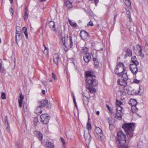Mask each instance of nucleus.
<instances>
[{
	"label": "nucleus",
	"mask_w": 148,
	"mask_h": 148,
	"mask_svg": "<svg viewBox=\"0 0 148 148\" xmlns=\"http://www.w3.org/2000/svg\"><path fill=\"white\" fill-rule=\"evenodd\" d=\"M122 127L125 134L122 131H118L116 143L119 148H128L126 143L129 142V140L133 137L135 124L134 123H125L123 124Z\"/></svg>",
	"instance_id": "f257e3e1"
},
{
	"label": "nucleus",
	"mask_w": 148,
	"mask_h": 148,
	"mask_svg": "<svg viewBox=\"0 0 148 148\" xmlns=\"http://www.w3.org/2000/svg\"><path fill=\"white\" fill-rule=\"evenodd\" d=\"M85 75L86 77V86H95L98 84V82L95 79V77L92 74L90 71L86 72Z\"/></svg>",
	"instance_id": "f03ea898"
},
{
	"label": "nucleus",
	"mask_w": 148,
	"mask_h": 148,
	"mask_svg": "<svg viewBox=\"0 0 148 148\" xmlns=\"http://www.w3.org/2000/svg\"><path fill=\"white\" fill-rule=\"evenodd\" d=\"M125 69L123 63L119 62L117 64L115 70V73L119 76H121L122 73L125 72Z\"/></svg>",
	"instance_id": "7ed1b4c3"
},
{
	"label": "nucleus",
	"mask_w": 148,
	"mask_h": 148,
	"mask_svg": "<svg viewBox=\"0 0 148 148\" xmlns=\"http://www.w3.org/2000/svg\"><path fill=\"white\" fill-rule=\"evenodd\" d=\"M131 89V88L130 86L122 87L119 90L120 95L121 96H123L126 94H128Z\"/></svg>",
	"instance_id": "20e7f679"
},
{
	"label": "nucleus",
	"mask_w": 148,
	"mask_h": 148,
	"mask_svg": "<svg viewBox=\"0 0 148 148\" xmlns=\"http://www.w3.org/2000/svg\"><path fill=\"white\" fill-rule=\"evenodd\" d=\"M137 103L136 101L134 99H131L129 101V104L131 106V110L133 113H136L138 110L136 107Z\"/></svg>",
	"instance_id": "39448f33"
},
{
	"label": "nucleus",
	"mask_w": 148,
	"mask_h": 148,
	"mask_svg": "<svg viewBox=\"0 0 148 148\" xmlns=\"http://www.w3.org/2000/svg\"><path fill=\"white\" fill-rule=\"evenodd\" d=\"M40 117L41 119V121L43 124L47 125L48 123L49 120V116H47L46 114H45L41 115Z\"/></svg>",
	"instance_id": "423d86ee"
},
{
	"label": "nucleus",
	"mask_w": 148,
	"mask_h": 148,
	"mask_svg": "<svg viewBox=\"0 0 148 148\" xmlns=\"http://www.w3.org/2000/svg\"><path fill=\"white\" fill-rule=\"evenodd\" d=\"M80 36L84 40H87L89 37V34L85 31L82 30L80 33Z\"/></svg>",
	"instance_id": "0eeeda50"
},
{
	"label": "nucleus",
	"mask_w": 148,
	"mask_h": 148,
	"mask_svg": "<svg viewBox=\"0 0 148 148\" xmlns=\"http://www.w3.org/2000/svg\"><path fill=\"white\" fill-rule=\"evenodd\" d=\"M96 132L98 139L100 140H101L103 136L102 130L98 127H96Z\"/></svg>",
	"instance_id": "6e6552de"
},
{
	"label": "nucleus",
	"mask_w": 148,
	"mask_h": 148,
	"mask_svg": "<svg viewBox=\"0 0 148 148\" xmlns=\"http://www.w3.org/2000/svg\"><path fill=\"white\" fill-rule=\"evenodd\" d=\"M138 65L134 64H132L130 65V69L132 72L134 74H136L137 72L138 69L137 66Z\"/></svg>",
	"instance_id": "1a4fd4ad"
},
{
	"label": "nucleus",
	"mask_w": 148,
	"mask_h": 148,
	"mask_svg": "<svg viewBox=\"0 0 148 148\" xmlns=\"http://www.w3.org/2000/svg\"><path fill=\"white\" fill-rule=\"evenodd\" d=\"M91 58V55L89 53H86L84 55V60L86 63L88 62Z\"/></svg>",
	"instance_id": "9d476101"
},
{
	"label": "nucleus",
	"mask_w": 148,
	"mask_h": 148,
	"mask_svg": "<svg viewBox=\"0 0 148 148\" xmlns=\"http://www.w3.org/2000/svg\"><path fill=\"white\" fill-rule=\"evenodd\" d=\"M48 103V101L47 100H42L38 102V105L40 106L41 108L45 107Z\"/></svg>",
	"instance_id": "9b49d317"
},
{
	"label": "nucleus",
	"mask_w": 148,
	"mask_h": 148,
	"mask_svg": "<svg viewBox=\"0 0 148 148\" xmlns=\"http://www.w3.org/2000/svg\"><path fill=\"white\" fill-rule=\"evenodd\" d=\"M126 81L123 79H118L117 81L119 84L122 86V87H124L127 86Z\"/></svg>",
	"instance_id": "f8f14e48"
},
{
	"label": "nucleus",
	"mask_w": 148,
	"mask_h": 148,
	"mask_svg": "<svg viewBox=\"0 0 148 148\" xmlns=\"http://www.w3.org/2000/svg\"><path fill=\"white\" fill-rule=\"evenodd\" d=\"M53 62L56 64H58L59 60V56L57 54H54L53 55Z\"/></svg>",
	"instance_id": "ddd939ff"
},
{
	"label": "nucleus",
	"mask_w": 148,
	"mask_h": 148,
	"mask_svg": "<svg viewBox=\"0 0 148 148\" xmlns=\"http://www.w3.org/2000/svg\"><path fill=\"white\" fill-rule=\"evenodd\" d=\"M45 146V147L49 148H54L55 147L53 143L49 142H46Z\"/></svg>",
	"instance_id": "4468645a"
},
{
	"label": "nucleus",
	"mask_w": 148,
	"mask_h": 148,
	"mask_svg": "<svg viewBox=\"0 0 148 148\" xmlns=\"http://www.w3.org/2000/svg\"><path fill=\"white\" fill-rule=\"evenodd\" d=\"M95 86H86V88L88 89L89 92L91 93H95L96 91L94 87Z\"/></svg>",
	"instance_id": "2eb2a0df"
},
{
	"label": "nucleus",
	"mask_w": 148,
	"mask_h": 148,
	"mask_svg": "<svg viewBox=\"0 0 148 148\" xmlns=\"http://www.w3.org/2000/svg\"><path fill=\"white\" fill-rule=\"evenodd\" d=\"M35 133L39 140H41L42 139V135L41 132L39 131H36Z\"/></svg>",
	"instance_id": "dca6fc26"
},
{
	"label": "nucleus",
	"mask_w": 148,
	"mask_h": 148,
	"mask_svg": "<svg viewBox=\"0 0 148 148\" xmlns=\"http://www.w3.org/2000/svg\"><path fill=\"white\" fill-rule=\"evenodd\" d=\"M49 26L50 28L53 31L56 30L54 23L53 21H50L49 23Z\"/></svg>",
	"instance_id": "f3484780"
},
{
	"label": "nucleus",
	"mask_w": 148,
	"mask_h": 148,
	"mask_svg": "<svg viewBox=\"0 0 148 148\" xmlns=\"http://www.w3.org/2000/svg\"><path fill=\"white\" fill-rule=\"evenodd\" d=\"M24 99V96L23 95H22L21 94L20 95L19 97V99H18V103L19 104V106L21 108L22 106V103L23 102V100Z\"/></svg>",
	"instance_id": "a211bd4d"
},
{
	"label": "nucleus",
	"mask_w": 148,
	"mask_h": 148,
	"mask_svg": "<svg viewBox=\"0 0 148 148\" xmlns=\"http://www.w3.org/2000/svg\"><path fill=\"white\" fill-rule=\"evenodd\" d=\"M84 137L85 139L86 140L88 139V140L89 142L91 141V135L90 134L89 132H88V133L86 134L84 133Z\"/></svg>",
	"instance_id": "6ab92c4d"
},
{
	"label": "nucleus",
	"mask_w": 148,
	"mask_h": 148,
	"mask_svg": "<svg viewBox=\"0 0 148 148\" xmlns=\"http://www.w3.org/2000/svg\"><path fill=\"white\" fill-rule=\"evenodd\" d=\"M132 51L129 48H127L126 51V54L125 56L126 57L127 56H132Z\"/></svg>",
	"instance_id": "aec40b11"
},
{
	"label": "nucleus",
	"mask_w": 148,
	"mask_h": 148,
	"mask_svg": "<svg viewBox=\"0 0 148 148\" xmlns=\"http://www.w3.org/2000/svg\"><path fill=\"white\" fill-rule=\"evenodd\" d=\"M121 76H122V79L124 80L127 81L128 79L127 73L125 72H125L122 73Z\"/></svg>",
	"instance_id": "412c9836"
},
{
	"label": "nucleus",
	"mask_w": 148,
	"mask_h": 148,
	"mask_svg": "<svg viewBox=\"0 0 148 148\" xmlns=\"http://www.w3.org/2000/svg\"><path fill=\"white\" fill-rule=\"evenodd\" d=\"M41 108L40 106L38 105L35 111V112L37 114H40L42 112V110L41 109Z\"/></svg>",
	"instance_id": "4be33fe9"
},
{
	"label": "nucleus",
	"mask_w": 148,
	"mask_h": 148,
	"mask_svg": "<svg viewBox=\"0 0 148 148\" xmlns=\"http://www.w3.org/2000/svg\"><path fill=\"white\" fill-rule=\"evenodd\" d=\"M122 112H116V114L115 117L118 119L119 120H121L122 119V115L121 114Z\"/></svg>",
	"instance_id": "5701e85b"
},
{
	"label": "nucleus",
	"mask_w": 148,
	"mask_h": 148,
	"mask_svg": "<svg viewBox=\"0 0 148 148\" xmlns=\"http://www.w3.org/2000/svg\"><path fill=\"white\" fill-rule=\"evenodd\" d=\"M94 64L96 68H98L99 66V62L96 58H93Z\"/></svg>",
	"instance_id": "b1692460"
},
{
	"label": "nucleus",
	"mask_w": 148,
	"mask_h": 148,
	"mask_svg": "<svg viewBox=\"0 0 148 148\" xmlns=\"http://www.w3.org/2000/svg\"><path fill=\"white\" fill-rule=\"evenodd\" d=\"M75 38V37L74 36H69V38L70 42V47L71 48L73 46V40Z\"/></svg>",
	"instance_id": "393cba45"
},
{
	"label": "nucleus",
	"mask_w": 148,
	"mask_h": 148,
	"mask_svg": "<svg viewBox=\"0 0 148 148\" xmlns=\"http://www.w3.org/2000/svg\"><path fill=\"white\" fill-rule=\"evenodd\" d=\"M60 39V43L61 44H63L65 47L66 46L65 45V38L64 37H62L59 38Z\"/></svg>",
	"instance_id": "a878e982"
},
{
	"label": "nucleus",
	"mask_w": 148,
	"mask_h": 148,
	"mask_svg": "<svg viewBox=\"0 0 148 148\" xmlns=\"http://www.w3.org/2000/svg\"><path fill=\"white\" fill-rule=\"evenodd\" d=\"M136 58L135 56H134L132 58L131 61L132 64H138V62L136 60Z\"/></svg>",
	"instance_id": "bb28decb"
},
{
	"label": "nucleus",
	"mask_w": 148,
	"mask_h": 148,
	"mask_svg": "<svg viewBox=\"0 0 148 148\" xmlns=\"http://www.w3.org/2000/svg\"><path fill=\"white\" fill-rule=\"evenodd\" d=\"M138 50H139V51L138 52V55L139 56H140L142 57H144V54L142 53V49L141 47V46L138 45Z\"/></svg>",
	"instance_id": "cd10ccee"
},
{
	"label": "nucleus",
	"mask_w": 148,
	"mask_h": 148,
	"mask_svg": "<svg viewBox=\"0 0 148 148\" xmlns=\"http://www.w3.org/2000/svg\"><path fill=\"white\" fill-rule=\"evenodd\" d=\"M21 38V35H20V33L18 34H16L15 39L17 43L18 41L20 40Z\"/></svg>",
	"instance_id": "c85d7f7f"
},
{
	"label": "nucleus",
	"mask_w": 148,
	"mask_h": 148,
	"mask_svg": "<svg viewBox=\"0 0 148 148\" xmlns=\"http://www.w3.org/2000/svg\"><path fill=\"white\" fill-rule=\"evenodd\" d=\"M88 51V48L86 47H83L81 49V51L82 53H88L87 52Z\"/></svg>",
	"instance_id": "c756f323"
},
{
	"label": "nucleus",
	"mask_w": 148,
	"mask_h": 148,
	"mask_svg": "<svg viewBox=\"0 0 148 148\" xmlns=\"http://www.w3.org/2000/svg\"><path fill=\"white\" fill-rule=\"evenodd\" d=\"M83 99L84 103H86L88 104L89 102L88 98L84 96H83Z\"/></svg>",
	"instance_id": "7c9ffc66"
},
{
	"label": "nucleus",
	"mask_w": 148,
	"mask_h": 148,
	"mask_svg": "<svg viewBox=\"0 0 148 148\" xmlns=\"http://www.w3.org/2000/svg\"><path fill=\"white\" fill-rule=\"evenodd\" d=\"M23 32L25 35V36L27 38H28V34L27 32V29L25 27H24L22 29Z\"/></svg>",
	"instance_id": "2f4dec72"
},
{
	"label": "nucleus",
	"mask_w": 148,
	"mask_h": 148,
	"mask_svg": "<svg viewBox=\"0 0 148 148\" xmlns=\"http://www.w3.org/2000/svg\"><path fill=\"white\" fill-rule=\"evenodd\" d=\"M69 23L71 26L74 27L77 26V25L75 22L72 21L71 20H69Z\"/></svg>",
	"instance_id": "473e14b6"
},
{
	"label": "nucleus",
	"mask_w": 148,
	"mask_h": 148,
	"mask_svg": "<svg viewBox=\"0 0 148 148\" xmlns=\"http://www.w3.org/2000/svg\"><path fill=\"white\" fill-rule=\"evenodd\" d=\"M116 112H122V108L121 106H116Z\"/></svg>",
	"instance_id": "72a5a7b5"
},
{
	"label": "nucleus",
	"mask_w": 148,
	"mask_h": 148,
	"mask_svg": "<svg viewBox=\"0 0 148 148\" xmlns=\"http://www.w3.org/2000/svg\"><path fill=\"white\" fill-rule=\"evenodd\" d=\"M86 127L87 130L89 131L91 130V124L88 121Z\"/></svg>",
	"instance_id": "f704fd0d"
},
{
	"label": "nucleus",
	"mask_w": 148,
	"mask_h": 148,
	"mask_svg": "<svg viewBox=\"0 0 148 148\" xmlns=\"http://www.w3.org/2000/svg\"><path fill=\"white\" fill-rule=\"evenodd\" d=\"M145 51L147 56H148V44L146 43L145 46Z\"/></svg>",
	"instance_id": "c9c22d12"
},
{
	"label": "nucleus",
	"mask_w": 148,
	"mask_h": 148,
	"mask_svg": "<svg viewBox=\"0 0 148 148\" xmlns=\"http://www.w3.org/2000/svg\"><path fill=\"white\" fill-rule=\"evenodd\" d=\"M5 125L7 128H8V118L6 116L5 117Z\"/></svg>",
	"instance_id": "e433bc0d"
},
{
	"label": "nucleus",
	"mask_w": 148,
	"mask_h": 148,
	"mask_svg": "<svg viewBox=\"0 0 148 148\" xmlns=\"http://www.w3.org/2000/svg\"><path fill=\"white\" fill-rule=\"evenodd\" d=\"M21 31V28L19 27H16V34L20 33Z\"/></svg>",
	"instance_id": "4c0bfd02"
},
{
	"label": "nucleus",
	"mask_w": 148,
	"mask_h": 148,
	"mask_svg": "<svg viewBox=\"0 0 148 148\" xmlns=\"http://www.w3.org/2000/svg\"><path fill=\"white\" fill-rule=\"evenodd\" d=\"M124 3L126 5L128 6H130L131 5V2L129 0H125Z\"/></svg>",
	"instance_id": "58836bf2"
},
{
	"label": "nucleus",
	"mask_w": 148,
	"mask_h": 148,
	"mask_svg": "<svg viewBox=\"0 0 148 148\" xmlns=\"http://www.w3.org/2000/svg\"><path fill=\"white\" fill-rule=\"evenodd\" d=\"M126 14L127 15V17L129 19V20L130 21H131L132 20V19L131 17V16L130 15V12L129 11H127L126 12Z\"/></svg>",
	"instance_id": "ea45409f"
},
{
	"label": "nucleus",
	"mask_w": 148,
	"mask_h": 148,
	"mask_svg": "<svg viewBox=\"0 0 148 148\" xmlns=\"http://www.w3.org/2000/svg\"><path fill=\"white\" fill-rule=\"evenodd\" d=\"M44 47L45 48V49L43 51V53L46 55H47L48 53V51L47 50V48L44 45Z\"/></svg>",
	"instance_id": "a19ab883"
},
{
	"label": "nucleus",
	"mask_w": 148,
	"mask_h": 148,
	"mask_svg": "<svg viewBox=\"0 0 148 148\" xmlns=\"http://www.w3.org/2000/svg\"><path fill=\"white\" fill-rule=\"evenodd\" d=\"M62 31L61 30H59L58 35V36L59 38L63 37V36L62 35Z\"/></svg>",
	"instance_id": "79ce46f5"
},
{
	"label": "nucleus",
	"mask_w": 148,
	"mask_h": 148,
	"mask_svg": "<svg viewBox=\"0 0 148 148\" xmlns=\"http://www.w3.org/2000/svg\"><path fill=\"white\" fill-rule=\"evenodd\" d=\"M28 14L27 12V10H26L25 13V14L23 16L24 19H27L28 18Z\"/></svg>",
	"instance_id": "37998d69"
},
{
	"label": "nucleus",
	"mask_w": 148,
	"mask_h": 148,
	"mask_svg": "<svg viewBox=\"0 0 148 148\" xmlns=\"http://www.w3.org/2000/svg\"><path fill=\"white\" fill-rule=\"evenodd\" d=\"M122 104V102L118 100H116V106H120Z\"/></svg>",
	"instance_id": "c03bdc74"
},
{
	"label": "nucleus",
	"mask_w": 148,
	"mask_h": 148,
	"mask_svg": "<svg viewBox=\"0 0 148 148\" xmlns=\"http://www.w3.org/2000/svg\"><path fill=\"white\" fill-rule=\"evenodd\" d=\"M1 98L3 99H5L6 98L5 95V93L2 92L1 95Z\"/></svg>",
	"instance_id": "a18cd8bd"
},
{
	"label": "nucleus",
	"mask_w": 148,
	"mask_h": 148,
	"mask_svg": "<svg viewBox=\"0 0 148 148\" xmlns=\"http://www.w3.org/2000/svg\"><path fill=\"white\" fill-rule=\"evenodd\" d=\"M60 139H61V140L63 146V147H64V145H66L65 141L64 139L63 138L61 137L60 138Z\"/></svg>",
	"instance_id": "49530a36"
},
{
	"label": "nucleus",
	"mask_w": 148,
	"mask_h": 148,
	"mask_svg": "<svg viewBox=\"0 0 148 148\" xmlns=\"http://www.w3.org/2000/svg\"><path fill=\"white\" fill-rule=\"evenodd\" d=\"M87 26H93V24L92 22L91 21H90L87 24Z\"/></svg>",
	"instance_id": "de8ad7c7"
},
{
	"label": "nucleus",
	"mask_w": 148,
	"mask_h": 148,
	"mask_svg": "<svg viewBox=\"0 0 148 148\" xmlns=\"http://www.w3.org/2000/svg\"><path fill=\"white\" fill-rule=\"evenodd\" d=\"M133 82L135 83L138 84L140 82V81L136 79H134L133 80Z\"/></svg>",
	"instance_id": "09e8293b"
},
{
	"label": "nucleus",
	"mask_w": 148,
	"mask_h": 148,
	"mask_svg": "<svg viewBox=\"0 0 148 148\" xmlns=\"http://www.w3.org/2000/svg\"><path fill=\"white\" fill-rule=\"evenodd\" d=\"M0 70H1V71L2 72H3L4 73H5V71L4 70V69H3V68L1 67V68H0Z\"/></svg>",
	"instance_id": "8fccbe9b"
},
{
	"label": "nucleus",
	"mask_w": 148,
	"mask_h": 148,
	"mask_svg": "<svg viewBox=\"0 0 148 148\" xmlns=\"http://www.w3.org/2000/svg\"><path fill=\"white\" fill-rule=\"evenodd\" d=\"M52 77L54 80L56 79V75L53 73H52Z\"/></svg>",
	"instance_id": "3c124183"
},
{
	"label": "nucleus",
	"mask_w": 148,
	"mask_h": 148,
	"mask_svg": "<svg viewBox=\"0 0 148 148\" xmlns=\"http://www.w3.org/2000/svg\"><path fill=\"white\" fill-rule=\"evenodd\" d=\"M10 13H12V15L14 11L12 7H11L10 9Z\"/></svg>",
	"instance_id": "603ef678"
},
{
	"label": "nucleus",
	"mask_w": 148,
	"mask_h": 148,
	"mask_svg": "<svg viewBox=\"0 0 148 148\" xmlns=\"http://www.w3.org/2000/svg\"><path fill=\"white\" fill-rule=\"evenodd\" d=\"M106 107L109 110H110V106L108 105H106Z\"/></svg>",
	"instance_id": "864d4df0"
},
{
	"label": "nucleus",
	"mask_w": 148,
	"mask_h": 148,
	"mask_svg": "<svg viewBox=\"0 0 148 148\" xmlns=\"http://www.w3.org/2000/svg\"><path fill=\"white\" fill-rule=\"evenodd\" d=\"M73 102H74V103L75 104V105H76V101H75V97H74V98H73Z\"/></svg>",
	"instance_id": "5fc2aeb1"
},
{
	"label": "nucleus",
	"mask_w": 148,
	"mask_h": 148,
	"mask_svg": "<svg viewBox=\"0 0 148 148\" xmlns=\"http://www.w3.org/2000/svg\"><path fill=\"white\" fill-rule=\"evenodd\" d=\"M109 123V125L110 127H113V124H111V123L108 122Z\"/></svg>",
	"instance_id": "6e6d98bb"
},
{
	"label": "nucleus",
	"mask_w": 148,
	"mask_h": 148,
	"mask_svg": "<svg viewBox=\"0 0 148 148\" xmlns=\"http://www.w3.org/2000/svg\"><path fill=\"white\" fill-rule=\"evenodd\" d=\"M42 94H43V95L45 94V90H42Z\"/></svg>",
	"instance_id": "4d7b16f0"
},
{
	"label": "nucleus",
	"mask_w": 148,
	"mask_h": 148,
	"mask_svg": "<svg viewBox=\"0 0 148 148\" xmlns=\"http://www.w3.org/2000/svg\"><path fill=\"white\" fill-rule=\"evenodd\" d=\"M71 95H72V96L73 97V98H74V97H75L74 95V94H73V92H72Z\"/></svg>",
	"instance_id": "13d9d810"
},
{
	"label": "nucleus",
	"mask_w": 148,
	"mask_h": 148,
	"mask_svg": "<svg viewBox=\"0 0 148 148\" xmlns=\"http://www.w3.org/2000/svg\"><path fill=\"white\" fill-rule=\"evenodd\" d=\"M96 114L97 115H99V111H97L96 112Z\"/></svg>",
	"instance_id": "bf43d9fd"
},
{
	"label": "nucleus",
	"mask_w": 148,
	"mask_h": 148,
	"mask_svg": "<svg viewBox=\"0 0 148 148\" xmlns=\"http://www.w3.org/2000/svg\"><path fill=\"white\" fill-rule=\"evenodd\" d=\"M2 62L1 63H0V68H1V67H2Z\"/></svg>",
	"instance_id": "052dcab7"
},
{
	"label": "nucleus",
	"mask_w": 148,
	"mask_h": 148,
	"mask_svg": "<svg viewBox=\"0 0 148 148\" xmlns=\"http://www.w3.org/2000/svg\"><path fill=\"white\" fill-rule=\"evenodd\" d=\"M116 15H115L114 16V21H115V19L116 18Z\"/></svg>",
	"instance_id": "680f3d73"
},
{
	"label": "nucleus",
	"mask_w": 148,
	"mask_h": 148,
	"mask_svg": "<svg viewBox=\"0 0 148 148\" xmlns=\"http://www.w3.org/2000/svg\"><path fill=\"white\" fill-rule=\"evenodd\" d=\"M10 2L11 3H12L13 2V0H10Z\"/></svg>",
	"instance_id": "e2e57ef3"
},
{
	"label": "nucleus",
	"mask_w": 148,
	"mask_h": 148,
	"mask_svg": "<svg viewBox=\"0 0 148 148\" xmlns=\"http://www.w3.org/2000/svg\"><path fill=\"white\" fill-rule=\"evenodd\" d=\"M48 80L49 82H51L52 81V79L50 78L48 79Z\"/></svg>",
	"instance_id": "0e129e2a"
},
{
	"label": "nucleus",
	"mask_w": 148,
	"mask_h": 148,
	"mask_svg": "<svg viewBox=\"0 0 148 148\" xmlns=\"http://www.w3.org/2000/svg\"><path fill=\"white\" fill-rule=\"evenodd\" d=\"M103 50V49H102V48H101L99 50H99L102 51V50Z\"/></svg>",
	"instance_id": "69168bd1"
},
{
	"label": "nucleus",
	"mask_w": 148,
	"mask_h": 148,
	"mask_svg": "<svg viewBox=\"0 0 148 148\" xmlns=\"http://www.w3.org/2000/svg\"><path fill=\"white\" fill-rule=\"evenodd\" d=\"M140 89H139V90L138 91V93H140Z\"/></svg>",
	"instance_id": "338daca9"
},
{
	"label": "nucleus",
	"mask_w": 148,
	"mask_h": 148,
	"mask_svg": "<svg viewBox=\"0 0 148 148\" xmlns=\"http://www.w3.org/2000/svg\"><path fill=\"white\" fill-rule=\"evenodd\" d=\"M45 0H40V1H41V2H42L43 1H45Z\"/></svg>",
	"instance_id": "774afa93"
}]
</instances>
